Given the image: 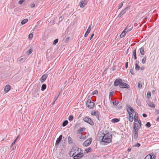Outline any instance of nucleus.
Listing matches in <instances>:
<instances>
[{"instance_id": "obj_19", "label": "nucleus", "mask_w": 159, "mask_h": 159, "mask_svg": "<svg viewBox=\"0 0 159 159\" xmlns=\"http://www.w3.org/2000/svg\"><path fill=\"white\" fill-rule=\"evenodd\" d=\"M147 104L148 106L152 108L155 107L154 104L152 102L150 101H148L147 102Z\"/></svg>"}, {"instance_id": "obj_27", "label": "nucleus", "mask_w": 159, "mask_h": 159, "mask_svg": "<svg viewBox=\"0 0 159 159\" xmlns=\"http://www.w3.org/2000/svg\"><path fill=\"white\" fill-rule=\"evenodd\" d=\"M133 56H134V60H136L137 59V57H136V49H134L133 52Z\"/></svg>"}, {"instance_id": "obj_55", "label": "nucleus", "mask_w": 159, "mask_h": 159, "mask_svg": "<svg viewBox=\"0 0 159 159\" xmlns=\"http://www.w3.org/2000/svg\"><path fill=\"white\" fill-rule=\"evenodd\" d=\"M69 40V37H67L66 39H65V42H68Z\"/></svg>"}, {"instance_id": "obj_17", "label": "nucleus", "mask_w": 159, "mask_h": 159, "mask_svg": "<svg viewBox=\"0 0 159 159\" xmlns=\"http://www.w3.org/2000/svg\"><path fill=\"white\" fill-rule=\"evenodd\" d=\"M127 27H128L126 30V32H128L131 31L133 27V25L130 24H129Z\"/></svg>"}, {"instance_id": "obj_51", "label": "nucleus", "mask_w": 159, "mask_h": 159, "mask_svg": "<svg viewBox=\"0 0 159 159\" xmlns=\"http://www.w3.org/2000/svg\"><path fill=\"white\" fill-rule=\"evenodd\" d=\"M35 6V4L33 3V4H31L30 5V7H31V8H33Z\"/></svg>"}, {"instance_id": "obj_30", "label": "nucleus", "mask_w": 159, "mask_h": 159, "mask_svg": "<svg viewBox=\"0 0 159 159\" xmlns=\"http://www.w3.org/2000/svg\"><path fill=\"white\" fill-rule=\"evenodd\" d=\"M46 88V85L45 84H43L41 87V90L42 91L44 90Z\"/></svg>"}, {"instance_id": "obj_61", "label": "nucleus", "mask_w": 159, "mask_h": 159, "mask_svg": "<svg viewBox=\"0 0 159 159\" xmlns=\"http://www.w3.org/2000/svg\"><path fill=\"white\" fill-rule=\"evenodd\" d=\"M155 92V90H153L152 91V93H154Z\"/></svg>"}, {"instance_id": "obj_18", "label": "nucleus", "mask_w": 159, "mask_h": 159, "mask_svg": "<svg viewBox=\"0 0 159 159\" xmlns=\"http://www.w3.org/2000/svg\"><path fill=\"white\" fill-rule=\"evenodd\" d=\"M91 26L90 25L89 26V27H88V29L86 31V33L84 35V37H87V36L90 33V32L91 31Z\"/></svg>"}, {"instance_id": "obj_46", "label": "nucleus", "mask_w": 159, "mask_h": 159, "mask_svg": "<svg viewBox=\"0 0 159 159\" xmlns=\"http://www.w3.org/2000/svg\"><path fill=\"white\" fill-rule=\"evenodd\" d=\"M59 96V94L57 96H56L54 98V103H55V101L57 100L58 98V97Z\"/></svg>"}, {"instance_id": "obj_58", "label": "nucleus", "mask_w": 159, "mask_h": 159, "mask_svg": "<svg viewBox=\"0 0 159 159\" xmlns=\"http://www.w3.org/2000/svg\"><path fill=\"white\" fill-rule=\"evenodd\" d=\"M131 150V148H129L127 150V151L128 152H130Z\"/></svg>"}, {"instance_id": "obj_16", "label": "nucleus", "mask_w": 159, "mask_h": 159, "mask_svg": "<svg viewBox=\"0 0 159 159\" xmlns=\"http://www.w3.org/2000/svg\"><path fill=\"white\" fill-rule=\"evenodd\" d=\"M134 126H133V130H139V125H138V124L137 123H135L134 122Z\"/></svg>"}, {"instance_id": "obj_59", "label": "nucleus", "mask_w": 159, "mask_h": 159, "mask_svg": "<svg viewBox=\"0 0 159 159\" xmlns=\"http://www.w3.org/2000/svg\"><path fill=\"white\" fill-rule=\"evenodd\" d=\"M156 121H159V116L156 119Z\"/></svg>"}, {"instance_id": "obj_60", "label": "nucleus", "mask_w": 159, "mask_h": 159, "mask_svg": "<svg viewBox=\"0 0 159 159\" xmlns=\"http://www.w3.org/2000/svg\"><path fill=\"white\" fill-rule=\"evenodd\" d=\"M23 59V58H20V59H19V61H22Z\"/></svg>"}, {"instance_id": "obj_20", "label": "nucleus", "mask_w": 159, "mask_h": 159, "mask_svg": "<svg viewBox=\"0 0 159 159\" xmlns=\"http://www.w3.org/2000/svg\"><path fill=\"white\" fill-rule=\"evenodd\" d=\"M11 89V87L9 85H7L4 89V91L5 93L8 92Z\"/></svg>"}, {"instance_id": "obj_33", "label": "nucleus", "mask_w": 159, "mask_h": 159, "mask_svg": "<svg viewBox=\"0 0 159 159\" xmlns=\"http://www.w3.org/2000/svg\"><path fill=\"white\" fill-rule=\"evenodd\" d=\"M92 150V148L89 147L88 148L86 149L85 150V151L87 153H88L89 152Z\"/></svg>"}, {"instance_id": "obj_8", "label": "nucleus", "mask_w": 159, "mask_h": 159, "mask_svg": "<svg viewBox=\"0 0 159 159\" xmlns=\"http://www.w3.org/2000/svg\"><path fill=\"white\" fill-rule=\"evenodd\" d=\"M87 0H81L79 2V5L81 8H84L87 4Z\"/></svg>"}, {"instance_id": "obj_48", "label": "nucleus", "mask_w": 159, "mask_h": 159, "mask_svg": "<svg viewBox=\"0 0 159 159\" xmlns=\"http://www.w3.org/2000/svg\"><path fill=\"white\" fill-rule=\"evenodd\" d=\"M137 122H138V125H139L140 127H141V123L140 120H138V121H137Z\"/></svg>"}, {"instance_id": "obj_63", "label": "nucleus", "mask_w": 159, "mask_h": 159, "mask_svg": "<svg viewBox=\"0 0 159 159\" xmlns=\"http://www.w3.org/2000/svg\"><path fill=\"white\" fill-rule=\"evenodd\" d=\"M54 102H53L52 103V104H54Z\"/></svg>"}, {"instance_id": "obj_54", "label": "nucleus", "mask_w": 159, "mask_h": 159, "mask_svg": "<svg viewBox=\"0 0 159 159\" xmlns=\"http://www.w3.org/2000/svg\"><path fill=\"white\" fill-rule=\"evenodd\" d=\"M143 116L144 117H147V115L146 114H145V113H143Z\"/></svg>"}, {"instance_id": "obj_42", "label": "nucleus", "mask_w": 159, "mask_h": 159, "mask_svg": "<svg viewBox=\"0 0 159 159\" xmlns=\"http://www.w3.org/2000/svg\"><path fill=\"white\" fill-rule=\"evenodd\" d=\"M138 87L139 88H141L142 87V84L141 82L138 83Z\"/></svg>"}, {"instance_id": "obj_45", "label": "nucleus", "mask_w": 159, "mask_h": 159, "mask_svg": "<svg viewBox=\"0 0 159 159\" xmlns=\"http://www.w3.org/2000/svg\"><path fill=\"white\" fill-rule=\"evenodd\" d=\"M123 3L122 2H121L120 3L118 6V10L120 9L123 6Z\"/></svg>"}, {"instance_id": "obj_36", "label": "nucleus", "mask_w": 159, "mask_h": 159, "mask_svg": "<svg viewBox=\"0 0 159 159\" xmlns=\"http://www.w3.org/2000/svg\"><path fill=\"white\" fill-rule=\"evenodd\" d=\"M73 119V116L72 115H70L69 116L68 120L70 121H71Z\"/></svg>"}, {"instance_id": "obj_22", "label": "nucleus", "mask_w": 159, "mask_h": 159, "mask_svg": "<svg viewBox=\"0 0 159 159\" xmlns=\"http://www.w3.org/2000/svg\"><path fill=\"white\" fill-rule=\"evenodd\" d=\"M139 63L138 61H136V63L135 64V69L136 70H139L140 69V66L138 65V63Z\"/></svg>"}, {"instance_id": "obj_15", "label": "nucleus", "mask_w": 159, "mask_h": 159, "mask_svg": "<svg viewBox=\"0 0 159 159\" xmlns=\"http://www.w3.org/2000/svg\"><path fill=\"white\" fill-rule=\"evenodd\" d=\"M62 137V135H60L59 137L57 139L56 141V143H55L56 145H58L60 142L61 140Z\"/></svg>"}, {"instance_id": "obj_12", "label": "nucleus", "mask_w": 159, "mask_h": 159, "mask_svg": "<svg viewBox=\"0 0 159 159\" xmlns=\"http://www.w3.org/2000/svg\"><path fill=\"white\" fill-rule=\"evenodd\" d=\"M48 76V75L47 74H45L43 75L40 79V80L41 83L43 82L46 79Z\"/></svg>"}, {"instance_id": "obj_53", "label": "nucleus", "mask_w": 159, "mask_h": 159, "mask_svg": "<svg viewBox=\"0 0 159 159\" xmlns=\"http://www.w3.org/2000/svg\"><path fill=\"white\" fill-rule=\"evenodd\" d=\"M128 62H126V63H125V68H127L128 67Z\"/></svg>"}, {"instance_id": "obj_40", "label": "nucleus", "mask_w": 159, "mask_h": 159, "mask_svg": "<svg viewBox=\"0 0 159 159\" xmlns=\"http://www.w3.org/2000/svg\"><path fill=\"white\" fill-rule=\"evenodd\" d=\"M146 58L145 57H144L142 60V62L143 64H144L145 63Z\"/></svg>"}, {"instance_id": "obj_1", "label": "nucleus", "mask_w": 159, "mask_h": 159, "mask_svg": "<svg viewBox=\"0 0 159 159\" xmlns=\"http://www.w3.org/2000/svg\"><path fill=\"white\" fill-rule=\"evenodd\" d=\"M98 138L99 140L102 141L104 143V144H107L111 142L112 136L111 133L108 132L105 134H98Z\"/></svg>"}, {"instance_id": "obj_44", "label": "nucleus", "mask_w": 159, "mask_h": 159, "mask_svg": "<svg viewBox=\"0 0 159 159\" xmlns=\"http://www.w3.org/2000/svg\"><path fill=\"white\" fill-rule=\"evenodd\" d=\"M146 127L148 128H149L151 126V124L149 122H148L145 125Z\"/></svg>"}, {"instance_id": "obj_7", "label": "nucleus", "mask_w": 159, "mask_h": 159, "mask_svg": "<svg viewBox=\"0 0 159 159\" xmlns=\"http://www.w3.org/2000/svg\"><path fill=\"white\" fill-rule=\"evenodd\" d=\"M92 141V139L91 138H89L85 141L83 143V145L84 147L89 146L91 143Z\"/></svg>"}, {"instance_id": "obj_26", "label": "nucleus", "mask_w": 159, "mask_h": 159, "mask_svg": "<svg viewBox=\"0 0 159 159\" xmlns=\"http://www.w3.org/2000/svg\"><path fill=\"white\" fill-rule=\"evenodd\" d=\"M120 121V120L117 118H114L111 120V122L112 123H115L118 122Z\"/></svg>"}, {"instance_id": "obj_43", "label": "nucleus", "mask_w": 159, "mask_h": 159, "mask_svg": "<svg viewBox=\"0 0 159 159\" xmlns=\"http://www.w3.org/2000/svg\"><path fill=\"white\" fill-rule=\"evenodd\" d=\"M140 146V144L139 143H137L134 145L133 146L134 147H139Z\"/></svg>"}, {"instance_id": "obj_49", "label": "nucleus", "mask_w": 159, "mask_h": 159, "mask_svg": "<svg viewBox=\"0 0 159 159\" xmlns=\"http://www.w3.org/2000/svg\"><path fill=\"white\" fill-rule=\"evenodd\" d=\"M24 1V0H20L19 2H18V3L20 4V5H21V4H22L23 2Z\"/></svg>"}, {"instance_id": "obj_3", "label": "nucleus", "mask_w": 159, "mask_h": 159, "mask_svg": "<svg viewBox=\"0 0 159 159\" xmlns=\"http://www.w3.org/2000/svg\"><path fill=\"white\" fill-rule=\"evenodd\" d=\"M127 111L129 114V120L130 122H132L133 120V114L134 112V109L130 106H128L127 108Z\"/></svg>"}, {"instance_id": "obj_11", "label": "nucleus", "mask_w": 159, "mask_h": 159, "mask_svg": "<svg viewBox=\"0 0 159 159\" xmlns=\"http://www.w3.org/2000/svg\"><path fill=\"white\" fill-rule=\"evenodd\" d=\"M128 7L125 8L124 9L122 10L120 12L118 15V17L119 18L120 17L124 15L125 13L128 10Z\"/></svg>"}, {"instance_id": "obj_62", "label": "nucleus", "mask_w": 159, "mask_h": 159, "mask_svg": "<svg viewBox=\"0 0 159 159\" xmlns=\"http://www.w3.org/2000/svg\"><path fill=\"white\" fill-rule=\"evenodd\" d=\"M157 113L158 114H159V111H158Z\"/></svg>"}, {"instance_id": "obj_2", "label": "nucleus", "mask_w": 159, "mask_h": 159, "mask_svg": "<svg viewBox=\"0 0 159 159\" xmlns=\"http://www.w3.org/2000/svg\"><path fill=\"white\" fill-rule=\"evenodd\" d=\"M72 154L74 159H79L84 156L83 151L77 147H73L70 151V154Z\"/></svg>"}, {"instance_id": "obj_47", "label": "nucleus", "mask_w": 159, "mask_h": 159, "mask_svg": "<svg viewBox=\"0 0 159 159\" xmlns=\"http://www.w3.org/2000/svg\"><path fill=\"white\" fill-rule=\"evenodd\" d=\"M98 94V91L97 90H95L93 92L92 94L94 95V94Z\"/></svg>"}, {"instance_id": "obj_24", "label": "nucleus", "mask_w": 159, "mask_h": 159, "mask_svg": "<svg viewBox=\"0 0 159 159\" xmlns=\"http://www.w3.org/2000/svg\"><path fill=\"white\" fill-rule=\"evenodd\" d=\"M68 143L70 144H71L73 143L72 139L70 136L68 137Z\"/></svg>"}, {"instance_id": "obj_28", "label": "nucleus", "mask_w": 159, "mask_h": 159, "mask_svg": "<svg viewBox=\"0 0 159 159\" xmlns=\"http://www.w3.org/2000/svg\"><path fill=\"white\" fill-rule=\"evenodd\" d=\"M84 130V128H80V129H78L77 131L78 134H81L83 132Z\"/></svg>"}, {"instance_id": "obj_35", "label": "nucleus", "mask_w": 159, "mask_h": 159, "mask_svg": "<svg viewBox=\"0 0 159 159\" xmlns=\"http://www.w3.org/2000/svg\"><path fill=\"white\" fill-rule=\"evenodd\" d=\"M68 123V121L67 120L64 121L62 124V126L63 127L65 126Z\"/></svg>"}, {"instance_id": "obj_23", "label": "nucleus", "mask_w": 159, "mask_h": 159, "mask_svg": "<svg viewBox=\"0 0 159 159\" xmlns=\"http://www.w3.org/2000/svg\"><path fill=\"white\" fill-rule=\"evenodd\" d=\"M144 48L143 47H142L139 49L140 53L142 55H143L144 54Z\"/></svg>"}, {"instance_id": "obj_57", "label": "nucleus", "mask_w": 159, "mask_h": 159, "mask_svg": "<svg viewBox=\"0 0 159 159\" xmlns=\"http://www.w3.org/2000/svg\"><path fill=\"white\" fill-rule=\"evenodd\" d=\"M144 69H145V67L144 66H142L140 68V69L141 70H143Z\"/></svg>"}, {"instance_id": "obj_29", "label": "nucleus", "mask_w": 159, "mask_h": 159, "mask_svg": "<svg viewBox=\"0 0 159 159\" xmlns=\"http://www.w3.org/2000/svg\"><path fill=\"white\" fill-rule=\"evenodd\" d=\"M28 21V20L27 19H25L24 20H23L21 22V24L22 25H24Z\"/></svg>"}, {"instance_id": "obj_50", "label": "nucleus", "mask_w": 159, "mask_h": 159, "mask_svg": "<svg viewBox=\"0 0 159 159\" xmlns=\"http://www.w3.org/2000/svg\"><path fill=\"white\" fill-rule=\"evenodd\" d=\"M114 92L113 91H112V92H111L110 93L109 96L111 97V96H112L114 94Z\"/></svg>"}, {"instance_id": "obj_21", "label": "nucleus", "mask_w": 159, "mask_h": 159, "mask_svg": "<svg viewBox=\"0 0 159 159\" xmlns=\"http://www.w3.org/2000/svg\"><path fill=\"white\" fill-rule=\"evenodd\" d=\"M155 157H152L150 154H149L146 156L144 159H155Z\"/></svg>"}, {"instance_id": "obj_14", "label": "nucleus", "mask_w": 159, "mask_h": 159, "mask_svg": "<svg viewBox=\"0 0 159 159\" xmlns=\"http://www.w3.org/2000/svg\"><path fill=\"white\" fill-rule=\"evenodd\" d=\"M138 130H133V136L135 139H138Z\"/></svg>"}, {"instance_id": "obj_6", "label": "nucleus", "mask_w": 159, "mask_h": 159, "mask_svg": "<svg viewBox=\"0 0 159 159\" xmlns=\"http://www.w3.org/2000/svg\"><path fill=\"white\" fill-rule=\"evenodd\" d=\"M83 120L85 122L89 123L92 125H94L93 121L88 117H85L83 118Z\"/></svg>"}, {"instance_id": "obj_9", "label": "nucleus", "mask_w": 159, "mask_h": 159, "mask_svg": "<svg viewBox=\"0 0 159 159\" xmlns=\"http://www.w3.org/2000/svg\"><path fill=\"white\" fill-rule=\"evenodd\" d=\"M122 82V80L121 79H116L114 82V85L115 87L118 85L120 86V85Z\"/></svg>"}, {"instance_id": "obj_13", "label": "nucleus", "mask_w": 159, "mask_h": 159, "mask_svg": "<svg viewBox=\"0 0 159 159\" xmlns=\"http://www.w3.org/2000/svg\"><path fill=\"white\" fill-rule=\"evenodd\" d=\"M128 27H126L123 32H122L121 34L120 35V38H123L126 35V33L127 32H126V30H127V28Z\"/></svg>"}, {"instance_id": "obj_56", "label": "nucleus", "mask_w": 159, "mask_h": 159, "mask_svg": "<svg viewBox=\"0 0 159 159\" xmlns=\"http://www.w3.org/2000/svg\"><path fill=\"white\" fill-rule=\"evenodd\" d=\"M130 73L131 74L133 75L134 74V72H133V70L131 69L130 70Z\"/></svg>"}, {"instance_id": "obj_38", "label": "nucleus", "mask_w": 159, "mask_h": 159, "mask_svg": "<svg viewBox=\"0 0 159 159\" xmlns=\"http://www.w3.org/2000/svg\"><path fill=\"white\" fill-rule=\"evenodd\" d=\"M113 104L114 105H117L119 103L118 101L115 100L112 102Z\"/></svg>"}, {"instance_id": "obj_41", "label": "nucleus", "mask_w": 159, "mask_h": 159, "mask_svg": "<svg viewBox=\"0 0 159 159\" xmlns=\"http://www.w3.org/2000/svg\"><path fill=\"white\" fill-rule=\"evenodd\" d=\"M33 52V50L31 48H30L29 49V50L27 52V53L28 55H29L31 53H32Z\"/></svg>"}, {"instance_id": "obj_32", "label": "nucleus", "mask_w": 159, "mask_h": 159, "mask_svg": "<svg viewBox=\"0 0 159 159\" xmlns=\"http://www.w3.org/2000/svg\"><path fill=\"white\" fill-rule=\"evenodd\" d=\"M86 136V135H81L80 136V138L81 139L84 140L85 139Z\"/></svg>"}, {"instance_id": "obj_4", "label": "nucleus", "mask_w": 159, "mask_h": 159, "mask_svg": "<svg viewBox=\"0 0 159 159\" xmlns=\"http://www.w3.org/2000/svg\"><path fill=\"white\" fill-rule=\"evenodd\" d=\"M94 103L91 101L90 99L88 100L86 103V106L89 108L92 109L94 107Z\"/></svg>"}, {"instance_id": "obj_34", "label": "nucleus", "mask_w": 159, "mask_h": 159, "mask_svg": "<svg viewBox=\"0 0 159 159\" xmlns=\"http://www.w3.org/2000/svg\"><path fill=\"white\" fill-rule=\"evenodd\" d=\"M151 96V93L150 91H148L147 93V97L148 98H150Z\"/></svg>"}, {"instance_id": "obj_39", "label": "nucleus", "mask_w": 159, "mask_h": 159, "mask_svg": "<svg viewBox=\"0 0 159 159\" xmlns=\"http://www.w3.org/2000/svg\"><path fill=\"white\" fill-rule=\"evenodd\" d=\"M58 41V39H55L53 41V45H55L57 43Z\"/></svg>"}, {"instance_id": "obj_5", "label": "nucleus", "mask_w": 159, "mask_h": 159, "mask_svg": "<svg viewBox=\"0 0 159 159\" xmlns=\"http://www.w3.org/2000/svg\"><path fill=\"white\" fill-rule=\"evenodd\" d=\"M120 87L122 89H127L129 90L130 89V86L126 83L123 82H122L121 84L120 85Z\"/></svg>"}, {"instance_id": "obj_31", "label": "nucleus", "mask_w": 159, "mask_h": 159, "mask_svg": "<svg viewBox=\"0 0 159 159\" xmlns=\"http://www.w3.org/2000/svg\"><path fill=\"white\" fill-rule=\"evenodd\" d=\"M19 135H18V136L14 140V141L13 142L12 144H11V147H12L13 145L15 144L17 140L19 138Z\"/></svg>"}, {"instance_id": "obj_37", "label": "nucleus", "mask_w": 159, "mask_h": 159, "mask_svg": "<svg viewBox=\"0 0 159 159\" xmlns=\"http://www.w3.org/2000/svg\"><path fill=\"white\" fill-rule=\"evenodd\" d=\"M33 37V34L32 33L30 34L28 36V38L30 39V40L32 39Z\"/></svg>"}, {"instance_id": "obj_25", "label": "nucleus", "mask_w": 159, "mask_h": 159, "mask_svg": "<svg viewBox=\"0 0 159 159\" xmlns=\"http://www.w3.org/2000/svg\"><path fill=\"white\" fill-rule=\"evenodd\" d=\"M138 120V115L137 113H135L134 116V121L137 122Z\"/></svg>"}, {"instance_id": "obj_10", "label": "nucleus", "mask_w": 159, "mask_h": 159, "mask_svg": "<svg viewBox=\"0 0 159 159\" xmlns=\"http://www.w3.org/2000/svg\"><path fill=\"white\" fill-rule=\"evenodd\" d=\"M91 114L95 116L96 117L97 119L99 120V113L98 111H93L91 112Z\"/></svg>"}, {"instance_id": "obj_52", "label": "nucleus", "mask_w": 159, "mask_h": 159, "mask_svg": "<svg viewBox=\"0 0 159 159\" xmlns=\"http://www.w3.org/2000/svg\"><path fill=\"white\" fill-rule=\"evenodd\" d=\"M94 34H93L91 35V36L90 37V38L89 40H90L92 39V38H93V36H94Z\"/></svg>"}]
</instances>
